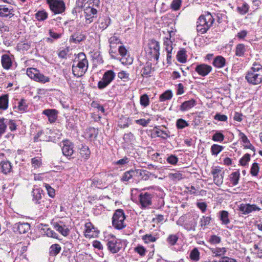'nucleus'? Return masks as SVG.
Segmentation results:
<instances>
[{"label":"nucleus","instance_id":"obj_35","mask_svg":"<svg viewBox=\"0 0 262 262\" xmlns=\"http://www.w3.org/2000/svg\"><path fill=\"white\" fill-rule=\"evenodd\" d=\"M108 41L110 43V47L111 48L110 52H114L113 50V49L116 48V45L120 43V39L118 37L114 35L113 36L110 37Z\"/></svg>","mask_w":262,"mask_h":262},{"label":"nucleus","instance_id":"obj_16","mask_svg":"<svg viewBox=\"0 0 262 262\" xmlns=\"http://www.w3.org/2000/svg\"><path fill=\"white\" fill-rule=\"evenodd\" d=\"M13 55L7 54H3L1 57V63L2 67L5 70H9L12 66Z\"/></svg>","mask_w":262,"mask_h":262},{"label":"nucleus","instance_id":"obj_39","mask_svg":"<svg viewBox=\"0 0 262 262\" xmlns=\"http://www.w3.org/2000/svg\"><path fill=\"white\" fill-rule=\"evenodd\" d=\"M80 154L82 157L85 159H87L90 157L91 151L88 146L82 145L80 148Z\"/></svg>","mask_w":262,"mask_h":262},{"label":"nucleus","instance_id":"obj_40","mask_svg":"<svg viewBox=\"0 0 262 262\" xmlns=\"http://www.w3.org/2000/svg\"><path fill=\"white\" fill-rule=\"evenodd\" d=\"M211 251L212 253L215 254V256H221L223 255H224L227 252V250L226 248H210Z\"/></svg>","mask_w":262,"mask_h":262},{"label":"nucleus","instance_id":"obj_41","mask_svg":"<svg viewBox=\"0 0 262 262\" xmlns=\"http://www.w3.org/2000/svg\"><path fill=\"white\" fill-rule=\"evenodd\" d=\"M200 252L196 248L193 249L190 253V258L193 261L196 262L200 259Z\"/></svg>","mask_w":262,"mask_h":262},{"label":"nucleus","instance_id":"obj_37","mask_svg":"<svg viewBox=\"0 0 262 262\" xmlns=\"http://www.w3.org/2000/svg\"><path fill=\"white\" fill-rule=\"evenodd\" d=\"M224 149V147L223 146L213 144L210 148V151L212 155L214 156H217L218 154L221 152Z\"/></svg>","mask_w":262,"mask_h":262},{"label":"nucleus","instance_id":"obj_64","mask_svg":"<svg viewBox=\"0 0 262 262\" xmlns=\"http://www.w3.org/2000/svg\"><path fill=\"white\" fill-rule=\"evenodd\" d=\"M169 176L170 178L173 180H180L183 178V174L180 172L170 173Z\"/></svg>","mask_w":262,"mask_h":262},{"label":"nucleus","instance_id":"obj_58","mask_svg":"<svg viewBox=\"0 0 262 262\" xmlns=\"http://www.w3.org/2000/svg\"><path fill=\"white\" fill-rule=\"evenodd\" d=\"M41 159L39 157H35L31 159V164L32 166L35 168H37L40 167L41 165Z\"/></svg>","mask_w":262,"mask_h":262},{"label":"nucleus","instance_id":"obj_26","mask_svg":"<svg viewBox=\"0 0 262 262\" xmlns=\"http://www.w3.org/2000/svg\"><path fill=\"white\" fill-rule=\"evenodd\" d=\"M212 64L217 68H222L225 66L226 59L222 56H217L214 59Z\"/></svg>","mask_w":262,"mask_h":262},{"label":"nucleus","instance_id":"obj_2","mask_svg":"<svg viewBox=\"0 0 262 262\" xmlns=\"http://www.w3.org/2000/svg\"><path fill=\"white\" fill-rule=\"evenodd\" d=\"M245 79L252 85H258L262 82V66L254 62L247 72Z\"/></svg>","mask_w":262,"mask_h":262},{"label":"nucleus","instance_id":"obj_24","mask_svg":"<svg viewBox=\"0 0 262 262\" xmlns=\"http://www.w3.org/2000/svg\"><path fill=\"white\" fill-rule=\"evenodd\" d=\"M196 104V101L193 99L186 101L180 105V110L182 112L186 111L193 107Z\"/></svg>","mask_w":262,"mask_h":262},{"label":"nucleus","instance_id":"obj_43","mask_svg":"<svg viewBox=\"0 0 262 262\" xmlns=\"http://www.w3.org/2000/svg\"><path fill=\"white\" fill-rule=\"evenodd\" d=\"M196 222L194 219L192 220L189 223H186L184 224V228L187 231L193 230L194 231Z\"/></svg>","mask_w":262,"mask_h":262},{"label":"nucleus","instance_id":"obj_61","mask_svg":"<svg viewBox=\"0 0 262 262\" xmlns=\"http://www.w3.org/2000/svg\"><path fill=\"white\" fill-rule=\"evenodd\" d=\"M45 228H43V230H46L45 233L48 236L53 238H57V234L53 230L49 228H47V226L46 225L45 226Z\"/></svg>","mask_w":262,"mask_h":262},{"label":"nucleus","instance_id":"obj_17","mask_svg":"<svg viewBox=\"0 0 262 262\" xmlns=\"http://www.w3.org/2000/svg\"><path fill=\"white\" fill-rule=\"evenodd\" d=\"M14 16L13 8L11 6L0 5V17L11 18Z\"/></svg>","mask_w":262,"mask_h":262},{"label":"nucleus","instance_id":"obj_45","mask_svg":"<svg viewBox=\"0 0 262 262\" xmlns=\"http://www.w3.org/2000/svg\"><path fill=\"white\" fill-rule=\"evenodd\" d=\"M178 239L179 237L176 234H170L167 237L166 241L170 246H174Z\"/></svg>","mask_w":262,"mask_h":262},{"label":"nucleus","instance_id":"obj_9","mask_svg":"<svg viewBox=\"0 0 262 262\" xmlns=\"http://www.w3.org/2000/svg\"><path fill=\"white\" fill-rule=\"evenodd\" d=\"M107 246L111 252L116 253L121 249L123 244L121 239L112 237L111 239H108Z\"/></svg>","mask_w":262,"mask_h":262},{"label":"nucleus","instance_id":"obj_1","mask_svg":"<svg viewBox=\"0 0 262 262\" xmlns=\"http://www.w3.org/2000/svg\"><path fill=\"white\" fill-rule=\"evenodd\" d=\"M89 67V62L85 54L79 53L75 59L72 65V72L77 77L82 76L87 71Z\"/></svg>","mask_w":262,"mask_h":262},{"label":"nucleus","instance_id":"obj_21","mask_svg":"<svg viewBox=\"0 0 262 262\" xmlns=\"http://www.w3.org/2000/svg\"><path fill=\"white\" fill-rule=\"evenodd\" d=\"M42 114L46 115L51 123L55 122L57 118V111L54 109L45 110Z\"/></svg>","mask_w":262,"mask_h":262},{"label":"nucleus","instance_id":"obj_28","mask_svg":"<svg viewBox=\"0 0 262 262\" xmlns=\"http://www.w3.org/2000/svg\"><path fill=\"white\" fill-rule=\"evenodd\" d=\"M134 170L135 178L137 180H144L145 181L147 180V174L146 170L140 169H135Z\"/></svg>","mask_w":262,"mask_h":262},{"label":"nucleus","instance_id":"obj_50","mask_svg":"<svg viewBox=\"0 0 262 262\" xmlns=\"http://www.w3.org/2000/svg\"><path fill=\"white\" fill-rule=\"evenodd\" d=\"M225 138L224 135L220 132H216L212 136V139L215 142H222Z\"/></svg>","mask_w":262,"mask_h":262},{"label":"nucleus","instance_id":"obj_46","mask_svg":"<svg viewBox=\"0 0 262 262\" xmlns=\"http://www.w3.org/2000/svg\"><path fill=\"white\" fill-rule=\"evenodd\" d=\"M182 4V0H172L170 4V8L173 11L179 10Z\"/></svg>","mask_w":262,"mask_h":262},{"label":"nucleus","instance_id":"obj_10","mask_svg":"<svg viewBox=\"0 0 262 262\" xmlns=\"http://www.w3.org/2000/svg\"><path fill=\"white\" fill-rule=\"evenodd\" d=\"M149 46V54L150 60L153 58L156 61H158L159 57V49L160 45L158 41L155 40H151L150 43H148Z\"/></svg>","mask_w":262,"mask_h":262},{"label":"nucleus","instance_id":"obj_13","mask_svg":"<svg viewBox=\"0 0 262 262\" xmlns=\"http://www.w3.org/2000/svg\"><path fill=\"white\" fill-rule=\"evenodd\" d=\"M118 51L120 55L122 56L121 58L120 59V61L122 63L126 65L130 64L132 63L133 59L132 57H130L129 56H127V51L124 46H119Z\"/></svg>","mask_w":262,"mask_h":262},{"label":"nucleus","instance_id":"obj_22","mask_svg":"<svg viewBox=\"0 0 262 262\" xmlns=\"http://www.w3.org/2000/svg\"><path fill=\"white\" fill-rule=\"evenodd\" d=\"M133 179H136L135 172L133 169H130L123 173L121 177L120 181L126 184V182H130Z\"/></svg>","mask_w":262,"mask_h":262},{"label":"nucleus","instance_id":"obj_62","mask_svg":"<svg viewBox=\"0 0 262 262\" xmlns=\"http://www.w3.org/2000/svg\"><path fill=\"white\" fill-rule=\"evenodd\" d=\"M167 161L170 164L176 165L178 161V158L175 155H171L170 156L167 157Z\"/></svg>","mask_w":262,"mask_h":262},{"label":"nucleus","instance_id":"obj_54","mask_svg":"<svg viewBox=\"0 0 262 262\" xmlns=\"http://www.w3.org/2000/svg\"><path fill=\"white\" fill-rule=\"evenodd\" d=\"M259 170L258 163H253L250 169V173L252 176H256Z\"/></svg>","mask_w":262,"mask_h":262},{"label":"nucleus","instance_id":"obj_31","mask_svg":"<svg viewBox=\"0 0 262 262\" xmlns=\"http://www.w3.org/2000/svg\"><path fill=\"white\" fill-rule=\"evenodd\" d=\"M220 219L222 221V224L223 225H228L230 223V220L229 219V213L225 210L221 211L220 212Z\"/></svg>","mask_w":262,"mask_h":262},{"label":"nucleus","instance_id":"obj_36","mask_svg":"<svg viewBox=\"0 0 262 262\" xmlns=\"http://www.w3.org/2000/svg\"><path fill=\"white\" fill-rule=\"evenodd\" d=\"M17 108L18 111L20 112H24L27 111L28 108V105L27 104L26 100L25 99H21L18 102L17 106L15 107Z\"/></svg>","mask_w":262,"mask_h":262},{"label":"nucleus","instance_id":"obj_52","mask_svg":"<svg viewBox=\"0 0 262 262\" xmlns=\"http://www.w3.org/2000/svg\"><path fill=\"white\" fill-rule=\"evenodd\" d=\"M177 60L181 62L185 63L186 61V58L185 57V51L184 50H180L178 52L177 55Z\"/></svg>","mask_w":262,"mask_h":262},{"label":"nucleus","instance_id":"obj_55","mask_svg":"<svg viewBox=\"0 0 262 262\" xmlns=\"http://www.w3.org/2000/svg\"><path fill=\"white\" fill-rule=\"evenodd\" d=\"M211 217L210 216H203L200 220V226L205 227L210 223Z\"/></svg>","mask_w":262,"mask_h":262},{"label":"nucleus","instance_id":"obj_47","mask_svg":"<svg viewBox=\"0 0 262 262\" xmlns=\"http://www.w3.org/2000/svg\"><path fill=\"white\" fill-rule=\"evenodd\" d=\"M85 232H84V235L86 237H91L93 236V235L91 234L90 233L92 231V229H94L93 225L91 223L89 222L86 223L85 224Z\"/></svg>","mask_w":262,"mask_h":262},{"label":"nucleus","instance_id":"obj_7","mask_svg":"<svg viewBox=\"0 0 262 262\" xmlns=\"http://www.w3.org/2000/svg\"><path fill=\"white\" fill-rule=\"evenodd\" d=\"M51 11L55 14H61L65 11L66 6L63 0H46Z\"/></svg>","mask_w":262,"mask_h":262},{"label":"nucleus","instance_id":"obj_33","mask_svg":"<svg viewBox=\"0 0 262 262\" xmlns=\"http://www.w3.org/2000/svg\"><path fill=\"white\" fill-rule=\"evenodd\" d=\"M240 173L238 171L232 172L229 176V179L233 186H236L238 183Z\"/></svg>","mask_w":262,"mask_h":262},{"label":"nucleus","instance_id":"obj_48","mask_svg":"<svg viewBox=\"0 0 262 262\" xmlns=\"http://www.w3.org/2000/svg\"><path fill=\"white\" fill-rule=\"evenodd\" d=\"M176 126L178 129H183L189 126V123L183 119H179L176 121Z\"/></svg>","mask_w":262,"mask_h":262},{"label":"nucleus","instance_id":"obj_11","mask_svg":"<svg viewBox=\"0 0 262 262\" xmlns=\"http://www.w3.org/2000/svg\"><path fill=\"white\" fill-rule=\"evenodd\" d=\"M74 145L69 140H65L62 142V151L63 155L70 159L74 153Z\"/></svg>","mask_w":262,"mask_h":262},{"label":"nucleus","instance_id":"obj_44","mask_svg":"<svg viewBox=\"0 0 262 262\" xmlns=\"http://www.w3.org/2000/svg\"><path fill=\"white\" fill-rule=\"evenodd\" d=\"M249 9V5L246 3H244L241 6L237 7V11L241 15H245L248 12Z\"/></svg>","mask_w":262,"mask_h":262},{"label":"nucleus","instance_id":"obj_3","mask_svg":"<svg viewBox=\"0 0 262 262\" xmlns=\"http://www.w3.org/2000/svg\"><path fill=\"white\" fill-rule=\"evenodd\" d=\"M88 6L84 9L85 22L86 24H90L94 21V18L97 17L99 9V0H89L87 2Z\"/></svg>","mask_w":262,"mask_h":262},{"label":"nucleus","instance_id":"obj_34","mask_svg":"<svg viewBox=\"0 0 262 262\" xmlns=\"http://www.w3.org/2000/svg\"><path fill=\"white\" fill-rule=\"evenodd\" d=\"M34 80L41 83H46L50 81V78L48 76H45L38 71Z\"/></svg>","mask_w":262,"mask_h":262},{"label":"nucleus","instance_id":"obj_63","mask_svg":"<svg viewBox=\"0 0 262 262\" xmlns=\"http://www.w3.org/2000/svg\"><path fill=\"white\" fill-rule=\"evenodd\" d=\"M128 76L129 74L124 71H122L118 74V77L124 81H126L128 80Z\"/></svg>","mask_w":262,"mask_h":262},{"label":"nucleus","instance_id":"obj_57","mask_svg":"<svg viewBox=\"0 0 262 262\" xmlns=\"http://www.w3.org/2000/svg\"><path fill=\"white\" fill-rule=\"evenodd\" d=\"M164 45L167 46L166 48V50L167 52V63H170L171 60V51L172 50V48L171 46L170 47H168L169 44L167 41H164Z\"/></svg>","mask_w":262,"mask_h":262},{"label":"nucleus","instance_id":"obj_8","mask_svg":"<svg viewBox=\"0 0 262 262\" xmlns=\"http://www.w3.org/2000/svg\"><path fill=\"white\" fill-rule=\"evenodd\" d=\"M115 73L113 70L106 71L102 77V79L98 83L99 89L102 90L108 85L115 77Z\"/></svg>","mask_w":262,"mask_h":262},{"label":"nucleus","instance_id":"obj_30","mask_svg":"<svg viewBox=\"0 0 262 262\" xmlns=\"http://www.w3.org/2000/svg\"><path fill=\"white\" fill-rule=\"evenodd\" d=\"M61 249L59 244H55L51 246L49 248V254L51 256H56L59 253Z\"/></svg>","mask_w":262,"mask_h":262},{"label":"nucleus","instance_id":"obj_18","mask_svg":"<svg viewBox=\"0 0 262 262\" xmlns=\"http://www.w3.org/2000/svg\"><path fill=\"white\" fill-rule=\"evenodd\" d=\"M111 19L108 16H103L100 17L97 20L98 28L102 30L106 29L111 24Z\"/></svg>","mask_w":262,"mask_h":262},{"label":"nucleus","instance_id":"obj_27","mask_svg":"<svg viewBox=\"0 0 262 262\" xmlns=\"http://www.w3.org/2000/svg\"><path fill=\"white\" fill-rule=\"evenodd\" d=\"M98 134V129L94 127H90L85 132V138L90 139H95Z\"/></svg>","mask_w":262,"mask_h":262},{"label":"nucleus","instance_id":"obj_6","mask_svg":"<svg viewBox=\"0 0 262 262\" xmlns=\"http://www.w3.org/2000/svg\"><path fill=\"white\" fill-rule=\"evenodd\" d=\"M125 217L122 209H118L114 213L112 217L113 226L117 229L121 230L126 227Z\"/></svg>","mask_w":262,"mask_h":262},{"label":"nucleus","instance_id":"obj_56","mask_svg":"<svg viewBox=\"0 0 262 262\" xmlns=\"http://www.w3.org/2000/svg\"><path fill=\"white\" fill-rule=\"evenodd\" d=\"M172 97V93L171 91L167 90L163 93L160 97L162 101L170 99Z\"/></svg>","mask_w":262,"mask_h":262},{"label":"nucleus","instance_id":"obj_20","mask_svg":"<svg viewBox=\"0 0 262 262\" xmlns=\"http://www.w3.org/2000/svg\"><path fill=\"white\" fill-rule=\"evenodd\" d=\"M14 231H18L20 234L25 233L30 229V225L27 223H18L14 226Z\"/></svg>","mask_w":262,"mask_h":262},{"label":"nucleus","instance_id":"obj_59","mask_svg":"<svg viewBox=\"0 0 262 262\" xmlns=\"http://www.w3.org/2000/svg\"><path fill=\"white\" fill-rule=\"evenodd\" d=\"M208 242L212 245L217 244L221 243V238L216 235H212L210 236Z\"/></svg>","mask_w":262,"mask_h":262},{"label":"nucleus","instance_id":"obj_51","mask_svg":"<svg viewBox=\"0 0 262 262\" xmlns=\"http://www.w3.org/2000/svg\"><path fill=\"white\" fill-rule=\"evenodd\" d=\"M38 71L35 68H29L27 70V74L30 78L34 80Z\"/></svg>","mask_w":262,"mask_h":262},{"label":"nucleus","instance_id":"obj_29","mask_svg":"<svg viewBox=\"0 0 262 262\" xmlns=\"http://www.w3.org/2000/svg\"><path fill=\"white\" fill-rule=\"evenodd\" d=\"M246 51V47L243 43H238L235 48V54L238 57H243L244 56Z\"/></svg>","mask_w":262,"mask_h":262},{"label":"nucleus","instance_id":"obj_14","mask_svg":"<svg viewBox=\"0 0 262 262\" xmlns=\"http://www.w3.org/2000/svg\"><path fill=\"white\" fill-rule=\"evenodd\" d=\"M239 210L244 214H248L253 211H259L260 208L255 204H242L239 207Z\"/></svg>","mask_w":262,"mask_h":262},{"label":"nucleus","instance_id":"obj_49","mask_svg":"<svg viewBox=\"0 0 262 262\" xmlns=\"http://www.w3.org/2000/svg\"><path fill=\"white\" fill-rule=\"evenodd\" d=\"M6 119L4 118H0V138H1L3 134H4L6 131L7 125Z\"/></svg>","mask_w":262,"mask_h":262},{"label":"nucleus","instance_id":"obj_5","mask_svg":"<svg viewBox=\"0 0 262 262\" xmlns=\"http://www.w3.org/2000/svg\"><path fill=\"white\" fill-rule=\"evenodd\" d=\"M43 192V190L40 188L33 189L32 191V201L35 204L38 205V207L41 209L48 208L51 204L50 199L42 200Z\"/></svg>","mask_w":262,"mask_h":262},{"label":"nucleus","instance_id":"obj_60","mask_svg":"<svg viewBox=\"0 0 262 262\" xmlns=\"http://www.w3.org/2000/svg\"><path fill=\"white\" fill-rule=\"evenodd\" d=\"M134 250L141 256L145 255L146 251V248L140 245H138L136 248H135Z\"/></svg>","mask_w":262,"mask_h":262},{"label":"nucleus","instance_id":"obj_38","mask_svg":"<svg viewBox=\"0 0 262 262\" xmlns=\"http://www.w3.org/2000/svg\"><path fill=\"white\" fill-rule=\"evenodd\" d=\"M139 201L141 207L146 209L147 207V192L144 194L141 193L139 195Z\"/></svg>","mask_w":262,"mask_h":262},{"label":"nucleus","instance_id":"obj_42","mask_svg":"<svg viewBox=\"0 0 262 262\" xmlns=\"http://www.w3.org/2000/svg\"><path fill=\"white\" fill-rule=\"evenodd\" d=\"M48 16V13L45 10L39 11L35 14V18L39 21H43L46 19Z\"/></svg>","mask_w":262,"mask_h":262},{"label":"nucleus","instance_id":"obj_19","mask_svg":"<svg viewBox=\"0 0 262 262\" xmlns=\"http://www.w3.org/2000/svg\"><path fill=\"white\" fill-rule=\"evenodd\" d=\"M53 225L54 228L64 236H66L69 234L70 230L62 222L54 223Z\"/></svg>","mask_w":262,"mask_h":262},{"label":"nucleus","instance_id":"obj_12","mask_svg":"<svg viewBox=\"0 0 262 262\" xmlns=\"http://www.w3.org/2000/svg\"><path fill=\"white\" fill-rule=\"evenodd\" d=\"M211 172L213 175L214 183L217 186L221 185L223 182V175L224 172L220 167L213 168Z\"/></svg>","mask_w":262,"mask_h":262},{"label":"nucleus","instance_id":"obj_32","mask_svg":"<svg viewBox=\"0 0 262 262\" xmlns=\"http://www.w3.org/2000/svg\"><path fill=\"white\" fill-rule=\"evenodd\" d=\"M8 95L7 94L0 96V110H7L8 107Z\"/></svg>","mask_w":262,"mask_h":262},{"label":"nucleus","instance_id":"obj_15","mask_svg":"<svg viewBox=\"0 0 262 262\" xmlns=\"http://www.w3.org/2000/svg\"><path fill=\"white\" fill-rule=\"evenodd\" d=\"M212 69L211 66L205 63H202L196 66L195 71L199 75L205 77L212 71Z\"/></svg>","mask_w":262,"mask_h":262},{"label":"nucleus","instance_id":"obj_23","mask_svg":"<svg viewBox=\"0 0 262 262\" xmlns=\"http://www.w3.org/2000/svg\"><path fill=\"white\" fill-rule=\"evenodd\" d=\"M239 136L242 141L245 144L244 145V148L252 150L253 151V156H254L255 152V147L251 144L247 136L243 133H240Z\"/></svg>","mask_w":262,"mask_h":262},{"label":"nucleus","instance_id":"obj_53","mask_svg":"<svg viewBox=\"0 0 262 262\" xmlns=\"http://www.w3.org/2000/svg\"><path fill=\"white\" fill-rule=\"evenodd\" d=\"M250 160V155L249 154H246L244 156L239 160V164L241 165L245 166L247 165L248 163Z\"/></svg>","mask_w":262,"mask_h":262},{"label":"nucleus","instance_id":"obj_4","mask_svg":"<svg viewBox=\"0 0 262 262\" xmlns=\"http://www.w3.org/2000/svg\"><path fill=\"white\" fill-rule=\"evenodd\" d=\"M214 21L212 15L207 12L201 15L196 22V30L199 33L204 34L210 28Z\"/></svg>","mask_w":262,"mask_h":262},{"label":"nucleus","instance_id":"obj_25","mask_svg":"<svg viewBox=\"0 0 262 262\" xmlns=\"http://www.w3.org/2000/svg\"><path fill=\"white\" fill-rule=\"evenodd\" d=\"M12 169V165L9 161H2L0 163V172L4 174L9 173Z\"/></svg>","mask_w":262,"mask_h":262}]
</instances>
